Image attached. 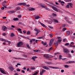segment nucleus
<instances>
[{"mask_svg": "<svg viewBox=\"0 0 75 75\" xmlns=\"http://www.w3.org/2000/svg\"><path fill=\"white\" fill-rule=\"evenodd\" d=\"M11 27H12V28H15V26L13 25H12L11 26Z\"/></svg>", "mask_w": 75, "mask_h": 75, "instance_id": "13d9d810", "label": "nucleus"}, {"mask_svg": "<svg viewBox=\"0 0 75 75\" xmlns=\"http://www.w3.org/2000/svg\"><path fill=\"white\" fill-rule=\"evenodd\" d=\"M0 40H1V41H5V42H8L9 44H10L11 43V42L10 41L8 40H6L3 38H1Z\"/></svg>", "mask_w": 75, "mask_h": 75, "instance_id": "20e7f679", "label": "nucleus"}, {"mask_svg": "<svg viewBox=\"0 0 75 75\" xmlns=\"http://www.w3.org/2000/svg\"><path fill=\"white\" fill-rule=\"evenodd\" d=\"M53 21H54V22H55V23H59L58 20H57L54 19L53 20Z\"/></svg>", "mask_w": 75, "mask_h": 75, "instance_id": "4be33fe9", "label": "nucleus"}, {"mask_svg": "<svg viewBox=\"0 0 75 75\" xmlns=\"http://www.w3.org/2000/svg\"><path fill=\"white\" fill-rule=\"evenodd\" d=\"M42 74H43V73L42 72V71H40V75H42Z\"/></svg>", "mask_w": 75, "mask_h": 75, "instance_id": "de8ad7c7", "label": "nucleus"}, {"mask_svg": "<svg viewBox=\"0 0 75 75\" xmlns=\"http://www.w3.org/2000/svg\"><path fill=\"white\" fill-rule=\"evenodd\" d=\"M52 50V47H51L50 48L49 50V51H51V50Z\"/></svg>", "mask_w": 75, "mask_h": 75, "instance_id": "8fccbe9b", "label": "nucleus"}, {"mask_svg": "<svg viewBox=\"0 0 75 75\" xmlns=\"http://www.w3.org/2000/svg\"><path fill=\"white\" fill-rule=\"evenodd\" d=\"M67 30V28H64L63 29V31H65V30Z\"/></svg>", "mask_w": 75, "mask_h": 75, "instance_id": "a18cd8bd", "label": "nucleus"}, {"mask_svg": "<svg viewBox=\"0 0 75 75\" xmlns=\"http://www.w3.org/2000/svg\"><path fill=\"white\" fill-rule=\"evenodd\" d=\"M23 33H24V34H26V31L24 30L23 31Z\"/></svg>", "mask_w": 75, "mask_h": 75, "instance_id": "bf43d9fd", "label": "nucleus"}, {"mask_svg": "<svg viewBox=\"0 0 75 75\" xmlns=\"http://www.w3.org/2000/svg\"><path fill=\"white\" fill-rule=\"evenodd\" d=\"M30 11H34V10H35V9L34 8H31V9H30Z\"/></svg>", "mask_w": 75, "mask_h": 75, "instance_id": "2f4dec72", "label": "nucleus"}, {"mask_svg": "<svg viewBox=\"0 0 75 75\" xmlns=\"http://www.w3.org/2000/svg\"><path fill=\"white\" fill-rule=\"evenodd\" d=\"M34 52H40V51L39 50H33Z\"/></svg>", "mask_w": 75, "mask_h": 75, "instance_id": "aec40b11", "label": "nucleus"}, {"mask_svg": "<svg viewBox=\"0 0 75 75\" xmlns=\"http://www.w3.org/2000/svg\"><path fill=\"white\" fill-rule=\"evenodd\" d=\"M51 8H52L53 10L55 11H57V12H58V10L57 9V8L55 7L52 6H51Z\"/></svg>", "mask_w": 75, "mask_h": 75, "instance_id": "423d86ee", "label": "nucleus"}, {"mask_svg": "<svg viewBox=\"0 0 75 75\" xmlns=\"http://www.w3.org/2000/svg\"><path fill=\"white\" fill-rule=\"evenodd\" d=\"M65 46H67L68 45H69V43H66L65 44Z\"/></svg>", "mask_w": 75, "mask_h": 75, "instance_id": "4c0bfd02", "label": "nucleus"}, {"mask_svg": "<svg viewBox=\"0 0 75 75\" xmlns=\"http://www.w3.org/2000/svg\"><path fill=\"white\" fill-rule=\"evenodd\" d=\"M14 35H15L14 34V33H11V37H13L14 36Z\"/></svg>", "mask_w": 75, "mask_h": 75, "instance_id": "c9c22d12", "label": "nucleus"}, {"mask_svg": "<svg viewBox=\"0 0 75 75\" xmlns=\"http://www.w3.org/2000/svg\"><path fill=\"white\" fill-rule=\"evenodd\" d=\"M26 3H22V6H25Z\"/></svg>", "mask_w": 75, "mask_h": 75, "instance_id": "58836bf2", "label": "nucleus"}, {"mask_svg": "<svg viewBox=\"0 0 75 75\" xmlns=\"http://www.w3.org/2000/svg\"><path fill=\"white\" fill-rule=\"evenodd\" d=\"M2 35L4 36H6V34L5 33H3Z\"/></svg>", "mask_w": 75, "mask_h": 75, "instance_id": "864d4df0", "label": "nucleus"}, {"mask_svg": "<svg viewBox=\"0 0 75 75\" xmlns=\"http://www.w3.org/2000/svg\"><path fill=\"white\" fill-rule=\"evenodd\" d=\"M8 29H9V30H12L13 28H12L11 27H8Z\"/></svg>", "mask_w": 75, "mask_h": 75, "instance_id": "e433bc0d", "label": "nucleus"}, {"mask_svg": "<svg viewBox=\"0 0 75 75\" xmlns=\"http://www.w3.org/2000/svg\"><path fill=\"white\" fill-rule=\"evenodd\" d=\"M52 16H53V17H55V16H57V14L54 13H53L52 14Z\"/></svg>", "mask_w": 75, "mask_h": 75, "instance_id": "c85d7f7f", "label": "nucleus"}, {"mask_svg": "<svg viewBox=\"0 0 75 75\" xmlns=\"http://www.w3.org/2000/svg\"><path fill=\"white\" fill-rule=\"evenodd\" d=\"M7 28V27L4 26H2V30L3 31H6Z\"/></svg>", "mask_w": 75, "mask_h": 75, "instance_id": "4468645a", "label": "nucleus"}, {"mask_svg": "<svg viewBox=\"0 0 75 75\" xmlns=\"http://www.w3.org/2000/svg\"><path fill=\"white\" fill-rule=\"evenodd\" d=\"M53 41H54V39H52L50 41V42L49 43L50 46H51L53 43Z\"/></svg>", "mask_w": 75, "mask_h": 75, "instance_id": "0eeeda50", "label": "nucleus"}, {"mask_svg": "<svg viewBox=\"0 0 75 75\" xmlns=\"http://www.w3.org/2000/svg\"><path fill=\"white\" fill-rule=\"evenodd\" d=\"M63 42H67V39H64L63 40Z\"/></svg>", "mask_w": 75, "mask_h": 75, "instance_id": "473e14b6", "label": "nucleus"}, {"mask_svg": "<svg viewBox=\"0 0 75 75\" xmlns=\"http://www.w3.org/2000/svg\"><path fill=\"white\" fill-rule=\"evenodd\" d=\"M27 47L28 48H30V45H27Z\"/></svg>", "mask_w": 75, "mask_h": 75, "instance_id": "69168bd1", "label": "nucleus"}, {"mask_svg": "<svg viewBox=\"0 0 75 75\" xmlns=\"http://www.w3.org/2000/svg\"><path fill=\"white\" fill-rule=\"evenodd\" d=\"M49 27L50 28H53V27L51 26H49Z\"/></svg>", "mask_w": 75, "mask_h": 75, "instance_id": "4d7b16f0", "label": "nucleus"}, {"mask_svg": "<svg viewBox=\"0 0 75 75\" xmlns=\"http://www.w3.org/2000/svg\"><path fill=\"white\" fill-rule=\"evenodd\" d=\"M54 44L56 45V46H57L58 45V41H57V42H54Z\"/></svg>", "mask_w": 75, "mask_h": 75, "instance_id": "412c9836", "label": "nucleus"}, {"mask_svg": "<svg viewBox=\"0 0 75 75\" xmlns=\"http://www.w3.org/2000/svg\"><path fill=\"white\" fill-rule=\"evenodd\" d=\"M61 72L63 73V72H64V70H61Z\"/></svg>", "mask_w": 75, "mask_h": 75, "instance_id": "680f3d73", "label": "nucleus"}, {"mask_svg": "<svg viewBox=\"0 0 75 75\" xmlns=\"http://www.w3.org/2000/svg\"><path fill=\"white\" fill-rule=\"evenodd\" d=\"M0 71L2 74H6V71L4 69L0 68Z\"/></svg>", "mask_w": 75, "mask_h": 75, "instance_id": "7ed1b4c3", "label": "nucleus"}, {"mask_svg": "<svg viewBox=\"0 0 75 75\" xmlns=\"http://www.w3.org/2000/svg\"><path fill=\"white\" fill-rule=\"evenodd\" d=\"M46 63L47 64H51V62H46Z\"/></svg>", "mask_w": 75, "mask_h": 75, "instance_id": "09e8293b", "label": "nucleus"}, {"mask_svg": "<svg viewBox=\"0 0 75 75\" xmlns=\"http://www.w3.org/2000/svg\"><path fill=\"white\" fill-rule=\"evenodd\" d=\"M34 31H35V34L36 35H38L41 32L40 30L38 29L37 28H35Z\"/></svg>", "mask_w": 75, "mask_h": 75, "instance_id": "f03ea898", "label": "nucleus"}, {"mask_svg": "<svg viewBox=\"0 0 75 75\" xmlns=\"http://www.w3.org/2000/svg\"><path fill=\"white\" fill-rule=\"evenodd\" d=\"M71 53L72 54H73L74 53V50H72L71 51Z\"/></svg>", "mask_w": 75, "mask_h": 75, "instance_id": "5fc2aeb1", "label": "nucleus"}, {"mask_svg": "<svg viewBox=\"0 0 75 75\" xmlns=\"http://www.w3.org/2000/svg\"><path fill=\"white\" fill-rule=\"evenodd\" d=\"M64 68H69V66L67 65H64Z\"/></svg>", "mask_w": 75, "mask_h": 75, "instance_id": "7c9ffc66", "label": "nucleus"}, {"mask_svg": "<svg viewBox=\"0 0 75 75\" xmlns=\"http://www.w3.org/2000/svg\"><path fill=\"white\" fill-rule=\"evenodd\" d=\"M38 22L39 23H40L41 25L43 27H46V26H45V25H44V24L41 23V22H40V21H38Z\"/></svg>", "mask_w": 75, "mask_h": 75, "instance_id": "ddd939ff", "label": "nucleus"}, {"mask_svg": "<svg viewBox=\"0 0 75 75\" xmlns=\"http://www.w3.org/2000/svg\"><path fill=\"white\" fill-rule=\"evenodd\" d=\"M57 54H60V53L58 52H56L54 54V55L55 56L57 55Z\"/></svg>", "mask_w": 75, "mask_h": 75, "instance_id": "cd10ccee", "label": "nucleus"}, {"mask_svg": "<svg viewBox=\"0 0 75 75\" xmlns=\"http://www.w3.org/2000/svg\"><path fill=\"white\" fill-rule=\"evenodd\" d=\"M40 6L41 7H42V8H45V9H46V10H48V11H50V9H49V8H46L45 6L43 5L42 4H41L40 5Z\"/></svg>", "mask_w": 75, "mask_h": 75, "instance_id": "39448f33", "label": "nucleus"}, {"mask_svg": "<svg viewBox=\"0 0 75 75\" xmlns=\"http://www.w3.org/2000/svg\"><path fill=\"white\" fill-rule=\"evenodd\" d=\"M7 18L6 17H3V19H6Z\"/></svg>", "mask_w": 75, "mask_h": 75, "instance_id": "338daca9", "label": "nucleus"}, {"mask_svg": "<svg viewBox=\"0 0 75 75\" xmlns=\"http://www.w3.org/2000/svg\"><path fill=\"white\" fill-rule=\"evenodd\" d=\"M49 68H52V69H58V68L55 67H52L51 66H48Z\"/></svg>", "mask_w": 75, "mask_h": 75, "instance_id": "f3484780", "label": "nucleus"}, {"mask_svg": "<svg viewBox=\"0 0 75 75\" xmlns=\"http://www.w3.org/2000/svg\"><path fill=\"white\" fill-rule=\"evenodd\" d=\"M66 8H69V6L68 4L66 6Z\"/></svg>", "mask_w": 75, "mask_h": 75, "instance_id": "a19ab883", "label": "nucleus"}, {"mask_svg": "<svg viewBox=\"0 0 75 75\" xmlns=\"http://www.w3.org/2000/svg\"><path fill=\"white\" fill-rule=\"evenodd\" d=\"M43 68L45 69H46L47 70H50V68L46 67V66H44L43 67Z\"/></svg>", "mask_w": 75, "mask_h": 75, "instance_id": "2eb2a0df", "label": "nucleus"}, {"mask_svg": "<svg viewBox=\"0 0 75 75\" xmlns=\"http://www.w3.org/2000/svg\"><path fill=\"white\" fill-rule=\"evenodd\" d=\"M67 35H69L70 34V31H68L67 32Z\"/></svg>", "mask_w": 75, "mask_h": 75, "instance_id": "5701e85b", "label": "nucleus"}, {"mask_svg": "<svg viewBox=\"0 0 75 75\" xmlns=\"http://www.w3.org/2000/svg\"><path fill=\"white\" fill-rule=\"evenodd\" d=\"M38 72H36L35 73H34L33 74V75H37V74H38Z\"/></svg>", "mask_w": 75, "mask_h": 75, "instance_id": "72a5a7b5", "label": "nucleus"}, {"mask_svg": "<svg viewBox=\"0 0 75 75\" xmlns=\"http://www.w3.org/2000/svg\"><path fill=\"white\" fill-rule=\"evenodd\" d=\"M43 56L44 57H45V58H53V57H54L53 56L50 55L49 54H44Z\"/></svg>", "mask_w": 75, "mask_h": 75, "instance_id": "f257e3e1", "label": "nucleus"}, {"mask_svg": "<svg viewBox=\"0 0 75 75\" xmlns=\"http://www.w3.org/2000/svg\"><path fill=\"white\" fill-rule=\"evenodd\" d=\"M47 42H45L43 43V45H47Z\"/></svg>", "mask_w": 75, "mask_h": 75, "instance_id": "49530a36", "label": "nucleus"}, {"mask_svg": "<svg viewBox=\"0 0 75 75\" xmlns=\"http://www.w3.org/2000/svg\"><path fill=\"white\" fill-rule=\"evenodd\" d=\"M40 18V17L39 16H37L35 17V18L36 20H37L38 19H39Z\"/></svg>", "mask_w": 75, "mask_h": 75, "instance_id": "6ab92c4d", "label": "nucleus"}, {"mask_svg": "<svg viewBox=\"0 0 75 75\" xmlns=\"http://www.w3.org/2000/svg\"><path fill=\"white\" fill-rule=\"evenodd\" d=\"M33 41H35V39H33L32 40Z\"/></svg>", "mask_w": 75, "mask_h": 75, "instance_id": "0e129e2a", "label": "nucleus"}, {"mask_svg": "<svg viewBox=\"0 0 75 75\" xmlns=\"http://www.w3.org/2000/svg\"><path fill=\"white\" fill-rule=\"evenodd\" d=\"M69 58H71V57H72V56L70 54H69Z\"/></svg>", "mask_w": 75, "mask_h": 75, "instance_id": "37998d69", "label": "nucleus"}, {"mask_svg": "<svg viewBox=\"0 0 75 75\" xmlns=\"http://www.w3.org/2000/svg\"><path fill=\"white\" fill-rule=\"evenodd\" d=\"M18 17L19 18H21V16L20 15H18Z\"/></svg>", "mask_w": 75, "mask_h": 75, "instance_id": "603ef678", "label": "nucleus"}, {"mask_svg": "<svg viewBox=\"0 0 75 75\" xmlns=\"http://www.w3.org/2000/svg\"><path fill=\"white\" fill-rule=\"evenodd\" d=\"M20 7H18L16 8V10H20Z\"/></svg>", "mask_w": 75, "mask_h": 75, "instance_id": "c03bdc74", "label": "nucleus"}, {"mask_svg": "<svg viewBox=\"0 0 75 75\" xmlns=\"http://www.w3.org/2000/svg\"><path fill=\"white\" fill-rule=\"evenodd\" d=\"M23 42H20L17 44V46L18 47H21V46L23 45Z\"/></svg>", "mask_w": 75, "mask_h": 75, "instance_id": "9b49d317", "label": "nucleus"}, {"mask_svg": "<svg viewBox=\"0 0 75 75\" xmlns=\"http://www.w3.org/2000/svg\"><path fill=\"white\" fill-rule=\"evenodd\" d=\"M9 69L10 70V71H13L14 70V68L12 66H10L9 68Z\"/></svg>", "mask_w": 75, "mask_h": 75, "instance_id": "1a4fd4ad", "label": "nucleus"}, {"mask_svg": "<svg viewBox=\"0 0 75 75\" xmlns=\"http://www.w3.org/2000/svg\"><path fill=\"white\" fill-rule=\"evenodd\" d=\"M13 20L14 21H16V20H18V18H14Z\"/></svg>", "mask_w": 75, "mask_h": 75, "instance_id": "c756f323", "label": "nucleus"}, {"mask_svg": "<svg viewBox=\"0 0 75 75\" xmlns=\"http://www.w3.org/2000/svg\"><path fill=\"white\" fill-rule=\"evenodd\" d=\"M57 39H58L57 40L58 42L60 43L61 42V41H62V38H61V37H57Z\"/></svg>", "mask_w": 75, "mask_h": 75, "instance_id": "9d476101", "label": "nucleus"}, {"mask_svg": "<svg viewBox=\"0 0 75 75\" xmlns=\"http://www.w3.org/2000/svg\"><path fill=\"white\" fill-rule=\"evenodd\" d=\"M36 58H37V57L36 56L33 57H32V59L34 61H35V59H36Z\"/></svg>", "mask_w": 75, "mask_h": 75, "instance_id": "a211bd4d", "label": "nucleus"}, {"mask_svg": "<svg viewBox=\"0 0 75 75\" xmlns=\"http://www.w3.org/2000/svg\"><path fill=\"white\" fill-rule=\"evenodd\" d=\"M17 5L18 6H23V3L18 4Z\"/></svg>", "mask_w": 75, "mask_h": 75, "instance_id": "a878e982", "label": "nucleus"}, {"mask_svg": "<svg viewBox=\"0 0 75 75\" xmlns=\"http://www.w3.org/2000/svg\"><path fill=\"white\" fill-rule=\"evenodd\" d=\"M30 69L31 70H33V69H35V67H31Z\"/></svg>", "mask_w": 75, "mask_h": 75, "instance_id": "bb28decb", "label": "nucleus"}, {"mask_svg": "<svg viewBox=\"0 0 75 75\" xmlns=\"http://www.w3.org/2000/svg\"><path fill=\"white\" fill-rule=\"evenodd\" d=\"M59 12V13H62V11L60 10L59 9L58 11Z\"/></svg>", "mask_w": 75, "mask_h": 75, "instance_id": "e2e57ef3", "label": "nucleus"}, {"mask_svg": "<svg viewBox=\"0 0 75 75\" xmlns=\"http://www.w3.org/2000/svg\"><path fill=\"white\" fill-rule=\"evenodd\" d=\"M18 31H21V29L19 28L18 29Z\"/></svg>", "mask_w": 75, "mask_h": 75, "instance_id": "774afa93", "label": "nucleus"}, {"mask_svg": "<svg viewBox=\"0 0 75 75\" xmlns=\"http://www.w3.org/2000/svg\"><path fill=\"white\" fill-rule=\"evenodd\" d=\"M31 33V32L30 31H28L27 33V34L29 35Z\"/></svg>", "mask_w": 75, "mask_h": 75, "instance_id": "f704fd0d", "label": "nucleus"}, {"mask_svg": "<svg viewBox=\"0 0 75 75\" xmlns=\"http://www.w3.org/2000/svg\"><path fill=\"white\" fill-rule=\"evenodd\" d=\"M21 71V70L20 69H16V71Z\"/></svg>", "mask_w": 75, "mask_h": 75, "instance_id": "ea45409f", "label": "nucleus"}, {"mask_svg": "<svg viewBox=\"0 0 75 75\" xmlns=\"http://www.w3.org/2000/svg\"><path fill=\"white\" fill-rule=\"evenodd\" d=\"M14 58L16 59H22V58H20L14 57Z\"/></svg>", "mask_w": 75, "mask_h": 75, "instance_id": "b1692460", "label": "nucleus"}, {"mask_svg": "<svg viewBox=\"0 0 75 75\" xmlns=\"http://www.w3.org/2000/svg\"><path fill=\"white\" fill-rule=\"evenodd\" d=\"M30 44H32V42H33L32 40H30Z\"/></svg>", "mask_w": 75, "mask_h": 75, "instance_id": "6e6d98bb", "label": "nucleus"}, {"mask_svg": "<svg viewBox=\"0 0 75 75\" xmlns=\"http://www.w3.org/2000/svg\"><path fill=\"white\" fill-rule=\"evenodd\" d=\"M50 36L51 38H52V35L50 34Z\"/></svg>", "mask_w": 75, "mask_h": 75, "instance_id": "3c124183", "label": "nucleus"}, {"mask_svg": "<svg viewBox=\"0 0 75 75\" xmlns=\"http://www.w3.org/2000/svg\"><path fill=\"white\" fill-rule=\"evenodd\" d=\"M42 71L43 73H44V72H45V70L42 69Z\"/></svg>", "mask_w": 75, "mask_h": 75, "instance_id": "79ce46f5", "label": "nucleus"}, {"mask_svg": "<svg viewBox=\"0 0 75 75\" xmlns=\"http://www.w3.org/2000/svg\"><path fill=\"white\" fill-rule=\"evenodd\" d=\"M64 51L66 53H69V51H68V50L65 48H64Z\"/></svg>", "mask_w": 75, "mask_h": 75, "instance_id": "f8f14e48", "label": "nucleus"}, {"mask_svg": "<svg viewBox=\"0 0 75 75\" xmlns=\"http://www.w3.org/2000/svg\"><path fill=\"white\" fill-rule=\"evenodd\" d=\"M68 4L69 6H70L71 8H73L72 6H73V4H72V3H68Z\"/></svg>", "mask_w": 75, "mask_h": 75, "instance_id": "dca6fc26", "label": "nucleus"}, {"mask_svg": "<svg viewBox=\"0 0 75 75\" xmlns=\"http://www.w3.org/2000/svg\"><path fill=\"white\" fill-rule=\"evenodd\" d=\"M66 2H71L72 1V0H64Z\"/></svg>", "mask_w": 75, "mask_h": 75, "instance_id": "393cba45", "label": "nucleus"}, {"mask_svg": "<svg viewBox=\"0 0 75 75\" xmlns=\"http://www.w3.org/2000/svg\"><path fill=\"white\" fill-rule=\"evenodd\" d=\"M73 63H75V61H68L66 62V64H73Z\"/></svg>", "mask_w": 75, "mask_h": 75, "instance_id": "6e6552de", "label": "nucleus"}, {"mask_svg": "<svg viewBox=\"0 0 75 75\" xmlns=\"http://www.w3.org/2000/svg\"><path fill=\"white\" fill-rule=\"evenodd\" d=\"M8 52H11V50L9 49V50H8Z\"/></svg>", "mask_w": 75, "mask_h": 75, "instance_id": "052dcab7", "label": "nucleus"}]
</instances>
